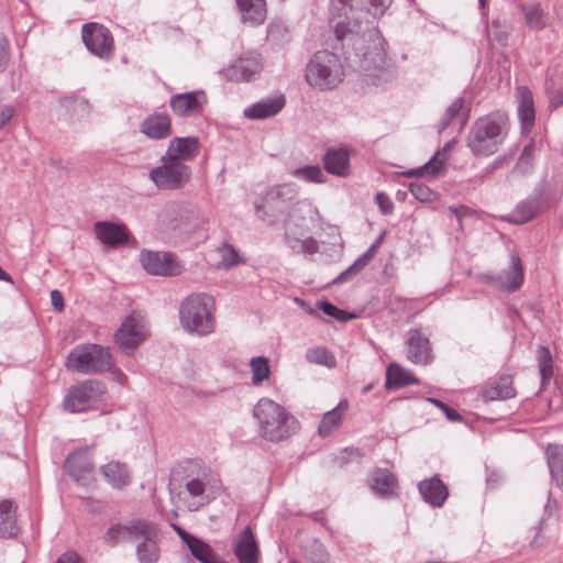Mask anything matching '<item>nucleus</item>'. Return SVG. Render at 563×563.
<instances>
[{"label": "nucleus", "instance_id": "1", "mask_svg": "<svg viewBox=\"0 0 563 563\" xmlns=\"http://www.w3.org/2000/svg\"><path fill=\"white\" fill-rule=\"evenodd\" d=\"M339 16L335 33L345 48L346 59L363 74L364 80L375 87L391 81L396 69L386 54V42L376 20L391 0H338Z\"/></svg>", "mask_w": 563, "mask_h": 563}, {"label": "nucleus", "instance_id": "2", "mask_svg": "<svg viewBox=\"0 0 563 563\" xmlns=\"http://www.w3.org/2000/svg\"><path fill=\"white\" fill-rule=\"evenodd\" d=\"M509 132L508 117L495 111L477 118L471 125L466 146L473 155L487 157L498 152Z\"/></svg>", "mask_w": 563, "mask_h": 563}, {"label": "nucleus", "instance_id": "3", "mask_svg": "<svg viewBox=\"0 0 563 563\" xmlns=\"http://www.w3.org/2000/svg\"><path fill=\"white\" fill-rule=\"evenodd\" d=\"M291 189L286 185H280L268 189L261 195L254 202L255 214L263 221H267L271 225L290 221L291 227H303L302 219L297 220V213L308 207L305 202L292 203L289 194Z\"/></svg>", "mask_w": 563, "mask_h": 563}, {"label": "nucleus", "instance_id": "4", "mask_svg": "<svg viewBox=\"0 0 563 563\" xmlns=\"http://www.w3.org/2000/svg\"><path fill=\"white\" fill-rule=\"evenodd\" d=\"M253 416L258 422L261 435L271 442L286 440L300 428L299 421L290 412L268 398L258 400Z\"/></svg>", "mask_w": 563, "mask_h": 563}, {"label": "nucleus", "instance_id": "5", "mask_svg": "<svg viewBox=\"0 0 563 563\" xmlns=\"http://www.w3.org/2000/svg\"><path fill=\"white\" fill-rule=\"evenodd\" d=\"M214 299L205 292L187 296L179 306V322L183 329L198 336H206L214 331Z\"/></svg>", "mask_w": 563, "mask_h": 563}, {"label": "nucleus", "instance_id": "6", "mask_svg": "<svg viewBox=\"0 0 563 563\" xmlns=\"http://www.w3.org/2000/svg\"><path fill=\"white\" fill-rule=\"evenodd\" d=\"M305 77L313 89L332 90L343 81L344 68L336 54L327 49L319 51L308 62Z\"/></svg>", "mask_w": 563, "mask_h": 563}, {"label": "nucleus", "instance_id": "7", "mask_svg": "<svg viewBox=\"0 0 563 563\" xmlns=\"http://www.w3.org/2000/svg\"><path fill=\"white\" fill-rule=\"evenodd\" d=\"M66 365L77 373L97 374L111 371L113 357L108 347L99 344H81L70 351Z\"/></svg>", "mask_w": 563, "mask_h": 563}, {"label": "nucleus", "instance_id": "8", "mask_svg": "<svg viewBox=\"0 0 563 563\" xmlns=\"http://www.w3.org/2000/svg\"><path fill=\"white\" fill-rule=\"evenodd\" d=\"M148 177L159 190H178L190 180L191 168L163 155L161 165L152 168Z\"/></svg>", "mask_w": 563, "mask_h": 563}, {"label": "nucleus", "instance_id": "9", "mask_svg": "<svg viewBox=\"0 0 563 563\" xmlns=\"http://www.w3.org/2000/svg\"><path fill=\"white\" fill-rule=\"evenodd\" d=\"M107 391L104 383L86 379L69 388L64 399V407L70 412H81L100 401Z\"/></svg>", "mask_w": 563, "mask_h": 563}, {"label": "nucleus", "instance_id": "10", "mask_svg": "<svg viewBox=\"0 0 563 563\" xmlns=\"http://www.w3.org/2000/svg\"><path fill=\"white\" fill-rule=\"evenodd\" d=\"M81 37L87 49L101 59L109 60L114 53V40L106 26L90 22L81 27Z\"/></svg>", "mask_w": 563, "mask_h": 563}, {"label": "nucleus", "instance_id": "11", "mask_svg": "<svg viewBox=\"0 0 563 563\" xmlns=\"http://www.w3.org/2000/svg\"><path fill=\"white\" fill-rule=\"evenodd\" d=\"M523 277L525 274L521 260L515 252L509 256V266L500 273H484L478 275V278L482 282L508 292L519 289L523 283Z\"/></svg>", "mask_w": 563, "mask_h": 563}, {"label": "nucleus", "instance_id": "12", "mask_svg": "<svg viewBox=\"0 0 563 563\" xmlns=\"http://www.w3.org/2000/svg\"><path fill=\"white\" fill-rule=\"evenodd\" d=\"M169 107L178 118H196L201 115L207 106L208 97L205 90H192L175 93L169 98Z\"/></svg>", "mask_w": 563, "mask_h": 563}, {"label": "nucleus", "instance_id": "13", "mask_svg": "<svg viewBox=\"0 0 563 563\" xmlns=\"http://www.w3.org/2000/svg\"><path fill=\"white\" fill-rule=\"evenodd\" d=\"M143 268L151 275L176 276L183 267L172 253L143 250L140 254Z\"/></svg>", "mask_w": 563, "mask_h": 563}, {"label": "nucleus", "instance_id": "14", "mask_svg": "<svg viewBox=\"0 0 563 563\" xmlns=\"http://www.w3.org/2000/svg\"><path fill=\"white\" fill-rule=\"evenodd\" d=\"M263 68L260 55L247 52L236 58L225 70L230 80L250 81L261 73Z\"/></svg>", "mask_w": 563, "mask_h": 563}, {"label": "nucleus", "instance_id": "15", "mask_svg": "<svg viewBox=\"0 0 563 563\" xmlns=\"http://www.w3.org/2000/svg\"><path fill=\"white\" fill-rule=\"evenodd\" d=\"M150 527V520L134 519L126 525L117 523L111 526L103 536V542L107 545L114 547L119 541H134L139 539L140 533H146Z\"/></svg>", "mask_w": 563, "mask_h": 563}, {"label": "nucleus", "instance_id": "16", "mask_svg": "<svg viewBox=\"0 0 563 563\" xmlns=\"http://www.w3.org/2000/svg\"><path fill=\"white\" fill-rule=\"evenodd\" d=\"M146 336L144 322L134 317H129L115 332V343L124 350L135 349Z\"/></svg>", "mask_w": 563, "mask_h": 563}, {"label": "nucleus", "instance_id": "17", "mask_svg": "<svg viewBox=\"0 0 563 563\" xmlns=\"http://www.w3.org/2000/svg\"><path fill=\"white\" fill-rule=\"evenodd\" d=\"M407 358L417 365H427L431 358L429 339L418 329H411L406 335Z\"/></svg>", "mask_w": 563, "mask_h": 563}, {"label": "nucleus", "instance_id": "18", "mask_svg": "<svg viewBox=\"0 0 563 563\" xmlns=\"http://www.w3.org/2000/svg\"><path fill=\"white\" fill-rule=\"evenodd\" d=\"M286 104L284 95L263 98L244 109L243 114L250 120H264L278 114Z\"/></svg>", "mask_w": 563, "mask_h": 563}, {"label": "nucleus", "instance_id": "19", "mask_svg": "<svg viewBox=\"0 0 563 563\" xmlns=\"http://www.w3.org/2000/svg\"><path fill=\"white\" fill-rule=\"evenodd\" d=\"M140 131L151 140H164L172 134V119L166 112H154L140 124Z\"/></svg>", "mask_w": 563, "mask_h": 563}, {"label": "nucleus", "instance_id": "20", "mask_svg": "<svg viewBox=\"0 0 563 563\" xmlns=\"http://www.w3.org/2000/svg\"><path fill=\"white\" fill-rule=\"evenodd\" d=\"M418 490L422 499L434 508L442 507L449 497L448 486L439 475H433L418 483Z\"/></svg>", "mask_w": 563, "mask_h": 563}, {"label": "nucleus", "instance_id": "21", "mask_svg": "<svg viewBox=\"0 0 563 563\" xmlns=\"http://www.w3.org/2000/svg\"><path fill=\"white\" fill-rule=\"evenodd\" d=\"M98 240L106 245L117 246L128 242L129 233L122 223L99 221L93 225Z\"/></svg>", "mask_w": 563, "mask_h": 563}, {"label": "nucleus", "instance_id": "22", "mask_svg": "<svg viewBox=\"0 0 563 563\" xmlns=\"http://www.w3.org/2000/svg\"><path fill=\"white\" fill-rule=\"evenodd\" d=\"M199 152V140L196 136L174 137L165 152L166 157L185 163L192 159Z\"/></svg>", "mask_w": 563, "mask_h": 563}, {"label": "nucleus", "instance_id": "23", "mask_svg": "<svg viewBox=\"0 0 563 563\" xmlns=\"http://www.w3.org/2000/svg\"><path fill=\"white\" fill-rule=\"evenodd\" d=\"M233 551L240 563H257L258 547L250 527L239 534Z\"/></svg>", "mask_w": 563, "mask_h": 563}, {"label": "nucleus", "instance_id": "24", "mask_svg": "<svg viewBox=\"0 0 563 563\" xmlns=\"http://www.w3.org/2000/svg\"><path fill=\"white\" fill-rule=\"evenodd\" d=\"M146 533H140L139 538L143 540L136 545V558L139 563H157L159 559V548L156 542L157 528L150 521Z\"/></svg>", "mask_w": 563, "mask_h": 563}, {"label": "nucleus", "instance_id": "25", "mask_svg": "<svg viewBox=\"0 0 563 563\" xmlns=\"http://www.w3.org/2000/svg\"><path fill=\"white\" fill-rule=\"evenodd\" d=\"M518 117L523 133L530 132L534 124V103L531 90L526 86L517 88Z\"/></svg>", "mask_w": 563, "mask_h": 563}, {"label": "nucleus", "instance_id": "26", "mask_svg": "<svg viewBox=\"0 0 563 563\" xmlns=\"http://www.w3.org/2000/svg\"><path fill=\"white\" fill-rule=\"evenodd\" d=\"M65 467L77 482L90 476L93 470L91 457L86 449L70 453L65 462Z\"/></svg>", "mask_w": 563, "mask_h": 563}, {"label": "nucleus", "instance_id": "27", "mask_svg": "<svg viewBox=\"0 0 563 563\" xmlns=\"http://www.w3.org/2000/svg\"><path fill=\"white\" fill-rule=\"evenodd\" d=\"M207 483L208 474L205 471L196 477H190L186 481V493L194 498V501L188 505L189 510H198L209 503V496L206 494Z\"/></svg>", "mask_w": 563, "mask_h": 563}, {"label": "nucleus", "instance_id": "28", "mask_svg": "<svg viewBox=\"0 0 563 563\" xmlns=\"http://www.w3.org/2000/svg\"><path fill=\"white\" fill-rule=\"evenodd\" d=\"M543 211L540 197H531L520 201L506 217L507 221L515 224H523L532 220Z\"/></svg>", "mask_w": 563, "mask_h": 563}, {"label": "nucleus", "instance_id": "29", "mask_svg": "<svg viewBox=\"0 0 563 563\" xmlns=\"http://www.w3.org/2000/svg\"><path fill=\"white\" fill-rule=\"evenodd\" d=\"M298 227H291L290 221H285L284 239L288 247L297 254H316L319 251L318 241L313 238L300 239L297 236Z\"/></svg>", "mask_w": 563, "mask_h": 563}, {"label": "nucleus", "instance_id": "30", "mask_svg": "<svg viewBox=\"0 0 563 563\" xmlns=\"http://www.w3.org/2000/svg\"><path fill=\"white\" fill-rule=\"evenodd\" d=\"M235 2L244 23L258 25L265 21L266 3L264 0H235Z\"/></svg>", "mask_w": 563, "mask_h": 563}, {"label": "nucleus", "instance_id": "31", "mask_svg": "<svg viewBox=\"0 0 563 563\" xmlns=\"http://www.w3.org/2000/svg\"><path fill=\"white\" fill-rule=\"evenodd\" d=\"M383 236H379L369 249L358 256L352 265H350L345 271H343L338 277L334 278V284H342L351 280L355 277L375 256L377 247L382 242Z\"/></svg>", "mask_w": 563, "mask_h": 563}, {"label": "nucleus", "instance_id": "32", "mask_svg": "<svg viewBox=\"0 0 563 563\" xmlns=\"http://www.w3.org/2000/svg\"><path fill=\"white\" fill-rule=\"evenodd\" d=\"M419 379L399 364L390 363L386 371V389H398L408 385L418 384Z\"/></svg>", "mask_w": 563, "mask_h": 563}, {"label": "nucleus", "instance_id": "33", "mask_svg": "<svg viewBox=\"0 0 563 563\" xmlns=\"http://www.w3.org/2000/svg\"><path fill=\"white\" fill-rule=\"evenodd\" d=\"M371 487L382 496L393 495L397 488V479L388 470L377 468L371 475Z\"/></svg>", "mask_w": 563, "mask_h": 563}, {"label": "nucleus", "instance_id": "34", "mask_svg": "<svg viewBox=\"0 0 563 563\" xmlns=\"http://www.w3.org/2000/svg\"><path fill=\"white\" fill-rule=\"evenodd\" d=\"M15 511L16 507L12 500L0 501V538L13 537L18 533Z\"/></svg>", "mask_w": 563, "mask_h": 563}, {"label": "nucleus", "instance_id": "35", "mask_svg": "<svg viewBox=\"0 0 563 563\" xmlns=\"http://www.w3.org/2000/svg\"><path fill=\"white\" fill-rule=\"evenodd\" d=\"M349 161V153L343 148L329 150L323 158L325 170L338 176L347 175Z\"/></svg>", "mask_w": 563, "mask_h": 563}, {"label": "nucleus", "instance_id": "36", "mask_svg": "<svg viewBox=\"0 0 563 563\" xmlns=\"http://www.w3.org/2000/svg\"><path fill=\"white\" fill-rule=\"evenodd\" d=\"M516 395L510 376H501L492 382L483 391L485 400L508 399Z\"/></svg>", "mask_w": 563, "mask_h": 563}, {"label": "nucleus", "instance_id": "37", "mask_svg": "<svg viewBox=\"0 0 563 563\" xmlns=\"http://www.w3.org/2000/svg\"><path fill=\"white\" fill-rule=\"evenodd\" d=\"M106 481L115 488L124 487L130 482V473L125 464L109 462L101 467Z\"/></svg>", "mask_w": 563, "mask_h": 563}, {"label": "nucleus", "instance_id": "38", "mask_svg": "<svg viewBox=\"0 0 563 563\" xmlns=\"http://www.w3.org/2000/svg\"><path fill=\"white\" fill-rule=\"evenodd\" d=\"M525 22L531 30H543L548 25L549 14L540 3H526L521 5Z\"/></svg>", "mask_w": 563, "mask_h": 563}, {"label": "nucleus", "instance_id": "39", "mask_svg": "<svg viewBox=\"0 0 563 563\" xmlns=\"http://www.w3.org/2000/svg\"><path fill=\"white\" fill-rule=\"evenodd\" d=\"M347 409V401L342 400L339 405L323 415L318 431L321 437H328L333 429L338 428Z\"/></svg>", "mask_w": 563, "mask_h": 563}, {"label": "nucleus", "instance_id": "40", "mask_svg": "<svg viewBox=\"0 0 563 563\" xmlns=\"http://www.w3.org/2000/svg\"><path fill=\"white\" fill-rule=\"evenodd\" d=\"M470 114V106L466 103L464 97H457L453 100V102L446 108L443 117L440 119L438 123L439 131L445 130L456 118L460 115L464 117V120L467 119Z\"/></svg>", "mask_w": 563, "mask_h": 563}, {"label": "nucleus", "instance_id": "41", "mask_svg": "<svg viewBox=\"0 0 563 563\" xmlns=\"http://www.w3.org/2000/svg\"><path fill=\"white\" fill-rule=\"evenodd\" d=\"M547 456L552 478L563 488V445H549Z\"/></svg>", "mask_w": 563, "mask_h": 563}, {"label": "nucleus", "instance_id": "42", "mask_svg": "<svg viewBox=\"0 0 563 563\" xmlns=\"http://www.w3.org/2000/svg\"><path fill=\"white\" fill-rule=\"evenodd\" d=\"M187 538L190 540L187 541V547L192 556L198 561L201 563H216L219 560L209 544L194 536H187Z\"/></svg>", "mask_w": 563, "mask_h": 563}, {"label": "nucleus", "instance_id": "43", "mask_svg": "<svg viewBox=\"0 0 563 563\" xmlns=\"http://www.w3.org/2000/svg\"><path fill=\"white\" fill-rule=\"evenodd\" d=\"M267 40L271 44L282 46L290 42L291 32L283 21H272L267 27Z\"/></svg>", "mask_w": 563, "mask_h": 563}, {"label": "nucleus", "instance_id": "44", "mask_svg": "<svg viewBox=\"0 0 563 563\" xmlns=\"http://www.w3.org/2000/svg\"><path fill=\"white\" fill-rule=\"evenodd\" d=\"M305 558L310 563H331V555L325 545L317 539H313L303 548Z\"/></svg>", "mask_w": 563, "mask_h": 563}, {"label": "nucleus", "instance_id": "45", "mask_svg": "<svg viewBox=\"0 0 563 563\" xmlns=\"http://www.w3.org/2000/svg\"><path fill=\"white\" fill-rule=\"evenodd\" d=\"M538 364L542 386L547 385L553 376V358L547 346L538 347Z\"/></svg>", "mask_w": 563, "mask_h": 563}, {"label": "nucleus", "instance_id": "46", "mask_svg": "<svg viewBox=\"0 0 563 563\" xmlns=\"http://www.w3.org/2000/svg\"><path fill=\"white\" fill-rule=\"evenodd\" d=\"M444 154L442 152H437L434 156L427 162L423 166L419 168H413L405 173L406 176H421L424 174L437 176L441 168L444 166Z\"/></svg>", "mask_w": 563, "mask_h": 563}, {"label": "nucleus", "instance_id": "47", "mask_svg": "<svg viewBox=\"0 0 563 563\" xmlns=\"http://www.w3.org/2000/svg\"><path fill=\"white\" fill-rule=\"evenodd\" d=\"M306 360L309 363L323 365L330 368L335 366V358L333 354L321 346L309 349L306 353Z\"/></svg>", "mask_w": 563, "mask_h": 563}, {"label": "nucleus", "instance_id": "48", "mask_svg": "<svg viewBox=\"0 0 563 563\" xmlns=\"http://www.w3.org/2000/svg\"><path fill=\"white\" fill-rule=\"evenodd\" d=\"M251 371H252V382L255 385L261 384L263 380L267 379L271 373L268 360L264 356L253 357L250 362Z\"/></svg>", "mask_w": 563, "mask_h": 563}, {"label": "nucleus", "instance_id": "49", "mask_svg": "<svg viewBox=\"0 0 563 563\" xmlns=\"http://www.w3.org/2000/svg\"><path fill=\"white\" fill-rule=\"evenodd\" d=\"M292 176L299 179H303L310 183H323V173L321 168L317 165H308L305 167H300L295 169Z\"/></svg>", "mask_w": 563, "mask_h": 563}, {"label": "nucleus", "instance_id": "50", "mask_svg": "<svg viewBox=\"0 0 563 563\" xmlns=\"http://www.w3.org/2000/svg\"><path fill=\"white\" fill-rule=\"evenodd\" d=\"M534 148V142H530L523 147L521 155L519 156L518 162L514 168L515 172L525 175L531 170Z\"/></svg>", "mask_w": 563, "mask_h": 563}, {"label": "nucleus", "instance_id": "51", "mask_svg": "<svg viewBox=\"0 0 563 563\" xmlns=\"http://www.w3.org/2000/svg\"><path fill=\"white\" fill-rule=\"evenodd\" d=\"M218 253L221 257L219 267H231L242 262L239 252L230 244H223L218 249Z\"/></svg>", "mask_w": 563, "mask_h": 563}, {"label": "nucleus", "instance_id": "52", "mask_svg": "<svg viewBox=\"0 0 563 563\" xmlns=\"http://www.w3.org/2000/svg\"><path fill=\"white\" fill-rule=\"evenodd\" d=\"M411 195L421 202H430L435 198V192L427 185L420 181H413L409 185Z\"/></svg>", "mask_w": 563, "mask_h": 563}, {"label": "nucleus", "instance_id": "53", "mask_svg": "<svg viewBox=\"0 0 563 563\" xmlns=\"http://www.w3.org/2000/svg\"><path fill=\"white\" fill-rule=\"evenodd\" d=\"M317 306L323 313H325L339 321H344L347 319L346 312L344 310L338 308L336 306L332 305L329 301L320 300L317 302Z\"/></svg>", "mask_w": 563, "mask_h": 563}, {"label": "nucleus", "instance_id": "54", "mask_svg": "<svg viewBox=\"0 0 563 563\" xmlns=\"http://www.w3.org/2000/svg\"><path fill=\"white\" fill-rule=\"evenodd\" d=\"M428 401L433 404L435 407L442 410V412L445 415V417L450 421H461L462 417L459 412H456L453 408L449 407L443 401L435 399V398H428Z\"/></svg>", "mask_w": 563, "mask_h": 563}, {"label": "nucleus", "instance_id": "55", "mask_svg": "<svg viewBox=\"0 0 563 563\" xmlns=\"http://www.w3.org/2000/svg\"><path fill=\"white\" fill-rule=\"evenodd\" d=\"M375 200L384 214H388L394 209V203L389 197L384 192L376 194Z\"/></svg>", "mask_w": 563, "mask_h": 563}, {"label": "nucleus", "instance_id": "56", "mask_svg": "<svg viewBox=\"0 0 563 563\" xmlns=\"http://www.w3.org/2000/svg\"><path fill=\"white\" fill-rule=\"evenodd\" d=\"M486 26L488 31H493L494 37L498 43H506L507 32L501 30L499 21L494 20L490 24H488V22L486 21Z\"/></svg>", "mask_w": 563, "mask_h": 563}, {"label": "nucleus", "instance_id": "57", "mask_svg": "<svg viewBox=\"0 0 563 563\" xmlns=\"http://www.w3.org/2000/svg\"><path fill=\"white\" fill-rule=\"evenodd\" d=\"M73 109L79 115H87L91 111L89 101L85 98H77L73 101Z\"/></svg>", "mask_w": 563, "mask_h": 563}, {"label": "nucleus", "instance_id": "58", "mask_svg": "<svg viewBox=\"0 0 563 563\" xmlns=\"http://www.w3.org/2000/svg\"><path fill=\"white\" fill-rule=\"evenodd\" d=\"M9 62V43L7 38L0 35V71H3Z\"/></svg>", "mask_w": 563, "mask_h": 563}, {"label": "nucleus", "instance_id": "59", "mask_svg": "<svg viewBox=\"0 0 563 563\" xmlns=\"http://www.w3.org/2000/svg\"><path fill=\"white\" fill-rule=\"evenodd\" d=\"M14 108L9 104H0V129H2L14 115Z\"/></svg>", "mask_w": 563, "mask_h": 563}, {"label": "nucleus", "instance_id": "60", "mask_svg": "<svg viewBox=\"0 0 563 563\" xmlns=\"http://www.w3.org/2000/svg\"><path fill=\"white\" fill-rule=\"evenodd\" d=\"M51 301L56 311H58V312L63 311L64 297L59 290L54 289L51 291Z\"/></svg>", "mask_w": 563, "mask_h": 563}, {"label": "nucleus", "instance_id": "61", "mask_svg": "<svg viewBox=\"0 0 563 563\" xmlns=\"http://www.w3.org/2000/svg\"><path fill=\"white\" fill-rule=\"evenodd\" d=\"M56 563H80V558L73 552H66L62 554Z\"/></svg>", "mask_w": 563, "mask_h": 563}, {"label": "nucleus", "instance_id": "62", "mask_svg": "<svg viewBox=\"0 0 563 563\" xmlns=\"http://www.w3.org/2000/svg\"><path fill=\"white\" fill-rule=\"evenodd\" d=\"M192 217L195 218V229H203L206 224H208L209 219L205 213L196 212L192 213Z\"/></svg>", "mask_w": 563, "mask_h": 563}, {"label": "nucleus", "instance_id": "63", "mask_svg": "<svg viewBox=\"0 0 563 563\" xmlns=\"http://www.w3.org/2000/svg\"><path fill=\"white\" fill-rule=\"evenodd\" d=\"M563 104V90H559L550 100L551 108H558Z\"/></svg>", "mask_w": 563, "mask_h": 563}, {"label": "nucleus", "instance_id": "64", "mask_svg": "<svg viewBox=\"0 0 563 563\" xmlns=\"http://www.w3.org/2000/svg\"><path fill=\"white\" fill-rule=\"evenodd\" d=\"M451 211L459 218L461 219L462 217L466 216L468 213V208L464 207V206H460V207H454V208H451Z\"/></svg>", "mask_w": 563, "mask_h": 563}]
</instances>
